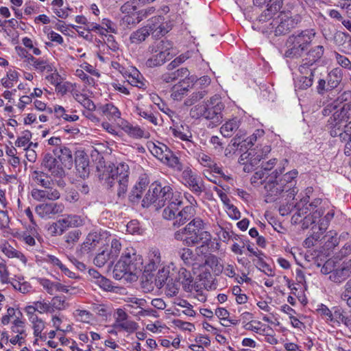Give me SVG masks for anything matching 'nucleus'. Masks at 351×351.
I'll list each match as a JSON object with an SVG mask.
<instances>
[{
	"label": "nucleus",
	"mask_w": 351,
	"mask_h": 351,
	"mask_svg": "<svg viewBox=\"0 0 351 351\" xmlns=\"http://www.w3.org/2000/svg\"><path fill=\"white\" fill-rule=\"evenodd\" d=\"M187 92L186 87L176 85L172 88L171 96L174 100H180Z\"/></svg>",
	"instance_id": "nucleus-53"
},
{
	"label": "nucleus",
	"mask_w": 351,
	"mask_h": 351,
	"mask_svg": "<svg viewBox=\"0 0 351 351\" xmlns=\"http://www.w3.org/2000/svg\"><path fill=\"white\" fill-rule=\"evenodd\" d=\"M69 217L70 218L72 223L73 228L77 229V228L84 226L86 225L88 218L86 216L78 215L75 214H69Z\"/></svg>",
	"instance_id": "nucleus-48"
},
{
	"label": "nucleus",
	"mask_w": 351,
	"mask_h": 351,
	"mask_svg": "<svg viewBox=\"0 0 351 351\" xmlns=\"http://www.w3.org/2000/svg\"><path fill=\"white\" fill-rule=\"evenodd\" d=\"M182 171L183 184L195 195L199 196L206 189L202 178L193 172L190 167H186Z\"/></svg>",
	"instance_id": "nucleus-7"
},
{
	"label": "nucleus",
	"mask_w": 351,
	"mask_h": 351,
	"mask_svg": "<svg viewBox=\"0 0 351 351\" xmlns=\"http://www.w3.org/2000/svg\"><path fill=\"white\" fill-rule=\"evenodd\" d=\"M34 181L45 188H49L51 182L49 178L43 171H34L33 174Z\"/></svg>",
	"instance_id": "nucleus-45"
},
{
	"label": "nucleus",
	"mask_w": 351,
	"mask_h": 351,
	"mask_svg": "<svg viewBox=\"0 0 351 351\" xmlns=\"http://www.w3.org/2000/svg\"><path fill=\"white\" fill-rule=\"evenodd\" d=\"M75 316L77 317V321L84 323L90 322L92 319V314L86 310H76L75 312Z\"/></svg>",
	"instance_id": "nucleus-56"
},
{
	"label": "nucleus",
	"mask_w": 351,
	"mask_h": 351,
	"mask_svg": "<svg viewBox=\"0 0 351 351\" xmlns=\"http://www.w3.org/2000/svg\"><path fill=\"white\" fill-rule=\"evenodd\" d=\"M343 73L339 68L333 69L328 75V86L330 89L336 88L342 80Z\"/></svg>",
	"instance_id": "nucleus-34"
},
{
	"label": "nucleus",
	"mask_w": 351,
	"mask_h": 351,
	"mask_svg": "<svg viewBox=\"0 0 351 351\" xmlns=\"http://www.w3.org/2000/svg\"><path fill=\"white\" fill-rule=\"evenodd\" d=\"M151 56L146 60L145 65L149 68H154L162 65L169 58L158 53H151Z\"/></svg>",
	"instance_id": "nucleus-36"
},
{
	"label": "nucleus",
	"mask_w": 351,
	"mask_h": 351,
	"mask_svg": "<svg viewBox=\"0 0 351 351\" xmlns=\"http://www.w3.org/2000/svg\"><path fill=\"white\" fill-rule=\"evenodd\" d=\"M196 209L193 206H184L183 197L178 191L171 195V201L162 210V217L171 221L174 227H180L195 218Z\"/></svg>",
	"instance_id": "nucleus-2"
},
{
	"label": "nucleus",
	"mask_w": 351,
	"mask_h": 351,
	"mask_svg": "<svg viewBox=\"0 0 351 351\" xmlns=\"http://www.w3.org/2000/svg\"><path fill=\"white\" fill-rule=\"evenodd\" d=\"M53 154L57 156L59 161H61L62 166L67 169H71L73 166V156L71 151L66 147H56L53 149Z\"/></svg>",
	"instance_id": "nucleus-20"
},
{
	"label": "nucleus",
	"mask_w": 351,
	"mask_h": 351,
	"mask_svg": "<svg viewBox=\"0 0 351 351\" xmlns=\"http://www.w3.org/2000/svg\"><path fill=\"white\" fill-rule=\"evenodd\" d=\"M315 34L313 29H306L298 34H294L290 36L289 38L295 41L296 45L302 47L306 51L311 43Z\"/></svg>",
	"instance_id": "nucleus-17"
},
{
	"label": "nucleus",
	"mask_w": 351,
	"mask_h": 351,
	"mask_svg": "<svg viewBox=\"0 0 351 351\" xmlns=\"http://www.w3.org/2000/svg\"><path fill=\"white\" fill-rule=\"evenodd\" d=\"M257 265L258 267H260V269H262V271L267 276H274V272L272 268L263 261L262 257H259V259H258Z\"/></svg>",
	"instance_id": "nucleus-61"
},
{
	"label": "nucleus",
	"mask_w": 351,
	"mask_h": 351,
	"mask_svg": "<svg viewBox=\"0 0 351 351\" xmlns=\"http://www.w3.org/2000/svg\"><path fill=\"white\" fill-rule=\"evenodd\" d=\"M174 193L169 185L162 186L160 182L152 183L142 200V206L149 208L154 205L156 209L166 207L168 202L171 201V195Z\"/></svg>",
	"instance_id": "nucleus-6"
},
{
	"label": "nucleus",
	"mask_w": 351,
	"mask_h": 351,
	"mask_svg": "<svg viewBox=\"0 0 351 351\" xmlns=\"http://www.w3.org/2000/svg\"><path fill=\"white\" fill-rule=\"evenodd\" d=\"M33 66L36 70H39L41 72L45 71H47V72H51L53 70V66L49 64L47 60L40 58L36 60L35 63L33 64Z\"/></svg>",
	"instance_id": "nucleus-52"
},
{
	"label": "nucleus",
	"mask_w": 351,
	"mask_h": 351,
	"mask_svg": "<svg viewBox=\"0 0 351 351\" xmlns=\"http://www.w3.org/2000/svg\"><path fill=\"white\" fill-rule=\"evenodd\" d=\"M101 237V234L97 231L89 232L82 244V250L90 252L95 250L102 240Z\"/></svg>",
	"instance_id": "nucleus-21"
},
{
	"label": "nucleus",
	"mask_w": 351,
	"mask_h": 351,
	"mask_svg": "<svg viewBox=\"0 0 351 351\" xmlns=\"http://www.w3.org/2000/svg\"><path fill=\"white\" fill-rule=\"evenodd\" d=\"M163 163L167 164L170 167L178 171H182L184 169L183 165L180 162V159L174 155L171 150L167 152V155L165 156Z\"/></svg>",
	"instance_id": "nucleus-37"
},
{
	"label": "nucleus",
	"mask_w": 351,
	"mask_h": 351,
	"mask_svg": "<svg viewBox=\"0 0 351 351\" xmlns=\"http://www.w3.org/2000/svg\"><path fill=\"white\" fill-rule=\"evenodd\" d=\"M284 171L283 167L276 169L271 174V179L266 183L265 189L267 193V197L270 202L275 201L283 193H286V189L284 185L278 180L279 175Z\"/></svg>",
	"instance_id": "nucleus-8"
},
{
	"label": "nucleus",
	"mask_w": 351,
	"mask_h": 351,
	"mask_svg": "<svg viewBox=\"0 0 351 351\" xmlns=\"http://www.w3.org/2000/svg\"><path fill=\"white\" fill-rule=\"evenodd\" d=\"M164 19L162 16L158 15L152 17L149 20L147 25L145 26L149 28L148 30L154 36L159 37L164 36L171 29V24L163 22Z\"/></svg>",
	"instance_id": "nucleus-12"
},
{
	"label": "nucleus",
	"mask_w": 351,
	"mask_h": 351,
	"mask_svg": "<svg viewBox=\"0 0 351 351\" xmlns=\"http://www.w3.org/2000/svg\"><path fill=\"white\" fill-rule=\"evenodd\" d=\"M147 185L148 182L146 178L140 179L130 191L128 195L129 201L133 204H138L141 199L142 194L147 189Z\"/></svg>",
	"instance_id": "nucleus-18"
},
{
	"label": "nucleus",
	"mask_w": 351,
	"mask_h": 351,
	"mask_svg": "<svg viewBox=\"0 0 351 351\" xmlns=\"http://www.w3.org/2000/svg\"><path fill=\"white\" fill-rule=\"evenodd\" d=\"M10 273L5 261L1 260L0 261V280L3 284H8L10 282L9 278Z\"/></svg>",
	"instance_id": "nucleus-57"
},
{
	"label": "nucleus",
	"mask_w": 351,
	"mask_h": 351,
	"mask_svg": "<svg viewBox=\"0 0 351 351\" xmlns=\"http://www.w3.org/2000/svg\"><path fill=\"white\" fill-rule=\"evenodd\" d=\"M351 275V266L349 262L346 263L345 265L339 269H335L329 276V279L335 282L341 283L346 280Z\"/></svg>",
	"instance_id": "nucleus-27"
},
{
	"label": "nucleus",
	"mask_w": 351,
	"mask_h": 351,
	"mask_svg": "<svg viewBox=\"0 0 351 351\" xmlns=\"http://www.w3.org/2000/svg\"><path fill=\"white\" fill-rule=\"evenodd\" d=\"M332 322L333 323H337L339 325L344 320V318L346 317V315H344V311L339 306H336L333 308V311L332 314Z\"/></svg>",
	"instance_id": "nucleus-55"
},
{
	"label": "nucleus",
	"mask_w": 351,
	"mask_h": 351,
	"mask_svg": "<svg viewBox=\"0 0 351 351\" xmlns=\"http://www.w3.org/2000/svg\"><path fill=\"white\" fill-rule=\"evenodd\" d=\"M149 28L145 26L134 32L130 36V40L132 43H138L144 41L149 35Z\"/></svg>",
	"instance_id": "nucleus-42"
},
{
	"label": "nucleus",
	"mask_w": 351,
	"mask_h": 351,
	"mask_svg": "<svg viewBox=\"0 0 351 351\" xmlns=\"http://www.w3.org/2000/svg\"><path fill=\"white\" fill-rule=\"evenodd\" d=\"M240 120L237 118H233L226 121L220 128L221 134L225 137L231 136L234 132L237 131L240 126Z\"/></svg>",
	"instance_id": "nucleus-33"
},
{
	"label": "nucleus",
	"mask_w": 351,
	"mask_h": 351,
	"mask_svg": "<svg viewBox=\"0 0 351 351\" xmlns=\"http://www.w3.org/2000/svg\"><path fill=\"white\" fill-rule=\"evenodd\" d=\"M77 172L80 178H87L90 173L89 160L87 156L82 154L77 155L75 159Z\"/></svg>",
	"instance_id": "nucleus-25"
},
{
	"label": "nucleus",
	"mask_w": 351,
	"mask_h": 351,
	"mask_svg": "<svg viewBox=\"0 0 351 351\" xmlns=\"http://www.w3.org/2000/svg\"><path fill=\"white\" fill-rule=\"evenodd\" d=\"M180 286L179 283L175 280H171L170 278L166 285L165 294L167 296L171 298L176 295L178 293Z\"/></svg>",
	"instance_id": "nucleus-51"
},
{
	"label": "nucleus",
	"mask_w": 351,
	"mask_h": 351,
	"mask_svg": "<svg viewBox=\"0 0 351 351\" xmlns=\"http://www.w3.org/2000/svg\"><path fill=\"white\" fill-rule=\"evenodd\" d=\"M25 322L19 318H16L12 323L11 330L12 332L16 333L19 335L26 337L27 333L25 332Z\"/></svg>",
	"instance_id": "nucleus-49"
},
{
	"label": "nucleus",
	"mask_w": 351,
	"mask_h": 351,
	"mask_svg": "<svg viewBox=\"0 0 351 351\" xmlns=\"http://www.w3.org/2000/svg\"><path fill=\"white\" fill-rule=\"evenodd\" d=\"M142 256L136 254L133 247H128L122 253L120 260L113 269V277L116 280L133 281L137 278V274L141 271Z\"/></svg>",
	"instance_id": "nucleus-3"
},
{
	"label": "nucleus",
	"mask_w": 351,
	"mask_h": 351,
	"mask_svg": "<svg viewBox=\"0 0 351 351\" xmlns=\"http://www.w3.org/2000/svg\"><path fill=\"white\" fill-rule=\"evenodd\" d=\"M64 210V206L62 203L49 202L36 206V212L44 219H51L53 216L61 214Z\"/></svg>",
	"instance_id": "nucleus-13"
},
{
	"label": "nucleus",
	"mask_w": 351,
	"mask_h": 351,
	"mask_svg": "<svg viewBox=\"0 0 351 351\" xmlns=\"http://www.w3.org/2000/svg\"><path fill=\"white\" fill-rule=\"evenodd\" d=\"M287 50L285 53V56L289 58H298L302 56L304 52V49L296 45L295 42L292 40L289 37L288 38L287 43Z\"/></svg>",
	"instance_id": "nucleus-31"
},
{
	"label": "nucleus",
	"mask_w": 351,
	"mask_h": 351,
	"mask_svg": "<svg viewBox=\"0 0 351 351\" xmlns=\"http://www.w3.org/2000/svg\"><path fill=\"white\" fill-rule=\"evenodd\" d=\"M82 232L79 229H73L63 237L64 245L66 248L72 249L78 243Z\"/></svg>",
	"instance_id": "nucleus-32"
},
{
	"label": "nucleus",
	"mask_w": 351,
	"mask_h": 351,
	"mask_svg": "<svg viewBox=\"0 0 351 351\" xmlns=\"http://www.w3.org/2000/svg\"><path fill=\"white\" fill-rule=\"evenodd\" d=\"M298 172L297 170L293 169L290 171L279 179L278 180L284 185V189H286L287 198L289 199H293L295 195L297 194L298 190L295 187Z\"/></svg>",
	"instance_id": "nucleus-14"
},
{
	"label": "nucleus",
	"mask_w": 351,
	"mask_h": 351,
	"mask_svg": "<svg viewBox=\"0 0 351 351\" xmlns=\"http://www.w3.org/2000/svg\"><path fill=\"white\" fill-rule=\"evenodd\" d=\"M101 114L110 121H116L121 118V112L112 103H108L100 107Z\"/></svg>",
	"instance_id": "nucleus-29"
},
{
	"label": "nucleus",
	"mask_w": 351,
	"mask_h": 351,
	"mask_svg": "<svg viewBox=\"0 0 351 351\" xmlns=\"http://www.w3.org/2000/svg\"><path fill=\"white\" fill-rule=\"evenodd\" d=\"M248 160L253 164L255 167L258 165L263 158V155H261L259 152L255 150H250L248 152Z\"/></svg>",
	"instance_id": "nucleus-63"
},
{
	"label": "nucleus",
	"mask_w": 351,
	"mask_h": 351,
	"mask_svg": "<svg viewBox=\"0 0 351 351\" xmlns=\"http://www.w3.org/2000/svg\"><path fill=\"white\" fill-rule=\"evenodd\" d=\"M206 224L197 217L190 221L184 228L174 232V239L181 241L186 246H193L199 243H207L211 239L209 232L206 230Z\"/></svg>",
	"instance_id": "nucleus-4"
},
{
	"label": "nucleus",
	"mask_w": 351,
	"mask_h": 351,
	"mask_svg": "<svg viewBox=\"0 0 351 351\" xmlns=\"http://www.w3.org/2000/svg\"><path fill=\"white\" fill-rule=\"evenodd\" d=\"M149 262L147 266L148 271L155 270L160 265L161 256L158 250L154 249L149 252Z\"/></svg>",
	"instance_id": "nucleus-38"
},
{
	"label": "nucleus",
	"mask_w": 351,
	"mask_h": 351,
	"mask_svg": "<svg viewBox=\"0 0 351 351\" xmlns=\"http://www.w3.org/2000/svg\"><path fill=\"white\" fill-rule=\"evenodd\" d=\"M134 112L154 125H158V118L151 110H145L141 107L136 106Z\"/></svg>",
	"instance_id": "nucleus-41"
},
{
	"label": "nucleus",
	"mask_w": 351,
	"mask_h": 351,
	"mask_svg": "<svg viewBox=\"0 0 351 351\" xmlns=\"http://www.w3.org/2000/svg\"><path fill=\"white\" fill-rule=\"evenodd\" d=\"M225 104L219 95L212 96L203 104L193 106L190 115L193 119L204 118L214 126L220 125L223 120Z\"/></svg>",
	"instance_id": "nucleus-5"
},
{
	"label": "nucleus",
	"mask_w": 351,
	"mask_h": 351,
	"mask_svg": "<svg viewBox=\"0 0 351 351\" xmlns=\"http://www.w3.org/2000/svg\"><path fill=\"white\" fill-rule=\"evenodd\" d=\"M49 305L51 306L50 308L52 313L54 312L55 310H64L68 306V304L65 302V299L60 296L53 297L51 302H49Z\"/></svg>",
	"instance_id": "nucleus-46"
},
{
	"label": "nucleus",
	"mask_w": 351,
	"mask_h": 351,
	"mask_svg": "<svg viewBox=\"0 0 351 351\" xmlns=\"http://www.w3.org/2000/svg\"><path fill=\"white\" fill-rule=\"evenodd\" d=\"M31 138L32 133L29 130H25L23 132V136L18 138L15 145L17 147H24L27 144Z\"/></svg>",
	"instance_id": "nucleus-60"
},
{
	"label": "nucleus",
	"mask_w": 351,
	"mask_h": 351,
	"mask_svg": "<svg viewBox=\"0 0 351 351\" xmlns=\"http://www.w3.org/2000/svg\"><path fill=\"white\" fill-rule=\"evenodd\" d=\"M173 48V43L166 39L161 40L156 42L152 45L149 46V51L150 53H158L159 54H163L164 56L170 59L169 50Z\"/></svg>",
	"instance_id": "nucleus-24"
},
{
	"label": "nucleus",
	"mask_w": 351,
	"mask_h": 351,
	"mask_svg": "<svg viewBox=\"0 0 351 351\" xmlns=\"http://www.w3.org/2000/svg\"><path fill=\"white\" fill-rule=\"evenodd\" d=\"M174 269V264L170 263L166 266L162 267V269H159L157 276L155 279V283L156 287L161 288L165 284L169 281L172 271Z\"/></svg>",
	"instance_id": "nucleus-26"
},
{
	"label": "nucleus",
	"mask_w": 351,
	"mask_h": 351,
	"mask_svg": "<svg viewBox=\"0 0 351 351\" xmlns=\"http://www.w3.org/2000/svg\"><path fill=\"white\" fill-rule=\"evenodd\" d=\"M41 167L53 177L62 178L64 175L62 162L53 154V150L44 154Z\"/></svg>",
	"instance_id": "nucleus-9"
},
{
	"label": "nucleus",
	"mask_w": 351,
	"mask_h": 351,
	"mask_svg": "<svg viewBox=\"0 0 351 351\" xmlns=\"http://www.w3.org/2000/svg\"><path fill=\"white\" fill-rule=\"evenodd\" d=\"M324 52L322 45L312 47L307 53L306 57L302 60L298 71L302 75H308L310 69L316 68L315 64L321 59Z\"/></svg>",
	"instance_id": "nucleus-10"
},
{
	"label": "nucleus",
	"mask_w": 351,
	"mask_h": 351,
	"mask_svg": "<svg viewBox=\"0 0 351 351\" xmlns=\"http://www.w3.org/2000/svg\"><path fill=\"white\" fill-rule=\"evenodd\" d=\"M197 160L199 164L204 167L208 168L210 171H207L208 173L214 172L215 173L223 176V171L215 162V160L209 155L205 153L200 152L197 154Z\"/></svg>",
	"instance_id": "nucleus-19"
},
{
	"label": "nucleus",
	"mask_w": 351,
	"mask_h": 351,
	"mask_svg": "<svg viewBox=\"0 0 351 351\" xmlns=\"http://www.w3.org/2000/svg\"><path fill=\"white\" fill-rule=\"evenodd\" d=\"M121 250V243L117 239H113L110 243V247L108 249V253L112 258V261H115Z\"/></svg>",
	"instance_id": "nucleus-44"
},
{
	"label": "nucleus",
	"mask_w": 351,
	"mask_h": 351,
	"mask_svg": "<svg viewBox=\"0 0 351 351\" xmlns=\"http://www.w3.org/2000/svg\"><path fill=\"white\" fill-rule=\"evenodd\" d=\"M206 263L212 268L216 274H221L223 269V265L215 256H210L206 260Z\"/></svg>",
	"instance_id": "nucleus-47"
},
{
	"label": "nucleus",
	"mask_w": 351,
	"mask_h": 351,
	"mask_svg": "<svg viewBox=\"0 0 351 351\" xmlns=\"http://www.w3.org/2000/svg\"><path fill=\"white\" fill-rule=\"evenodd\" d=\"M97 284L100 288L106 291H113L114 286L112 285V282L106 278V277L101 276L99 280L95 281V282Z\"/></svg>",
	"instance_id": "nucleus-54"
},
{
	"label": "nucleus",
	"mask_w": 351,
	"mask_h": 351,
	"mask_svg": "<svg viewBox=\"0 0 351 351\" xmlns=\"http://www.w3.org/2000/svg\"><path fill=\"white\" fill-rule=\"evenodd\" d=\"M150 151L155 157L163 162L165 156L167 155V152H169L170 149L164 144L157 145L153 143Z\"/></svg>",
	"instance_id": "nucleus-40"
},
{
	"label": "nucleus",
	"mask_w": 351,
	"mask_h": 351,
	"mask_svg": "<svg viewBox=\"0 0 351 351\" xmlns=\"http://www.w3.org/2000/svg\"><path fill=\"white\" fill-rule=\"evenodd\" d=\"M171 280H175L182 285L184 290L191 292L193 289V278L189 271L184 267H177L174 265V269L172 271Z\"/></svg>",
	"instance_id": "nucleus-11"
},
{
	"label": "nucleus",
	"mask_w": 351,
	"mask_h": 351,
	"mask_svg": "<svg viewBox=\"0 0 351 351\" xmlns=\"http://www.w3.org/2000/svg\"><path fill=\"white\" fill-rule=\"evenodd\" d=\"M156 11V8L154 6H150L147 8L141 10L137 12V19L138 21H141L148 16L153 14Z\"/></svg>",
	"instance_id": "nucleus-59"
},
{
	"label": "nucleus",
	"mask_w": 351,
	"mask_h": 351,
	"mask_svg": "<svg viewBox=\"0 0 351 351\" xmlns=\"http://www.w3.org/2000/svg\"><path fill=\"white\" fill-rule=\"evenodd\" d=\"M123 75L127 79V81L130 84L133 86H136L139 88H142L145 86L144 78L141 73L134 67H130L128 69H125L122 67V70L120 71Z\"/></svg>",
	"instance_id": "nucleus-16"
},
{
	"label": "nucleus",
	"mask_w": 351,
	"mask_h": 351,
	"mask_svg": "<svg viewBox=\"0 0 351 351\" xmlns=\"http://www.w3.org/2000/svg\"><path fill=\"white\" fill-rule=\"evenodd\" d=\"M264 133L263 130H256L253 134L244 140V145H242L241 147L246 145L252 146L257 141V138L263 136Z\"/></svg>",
	"instance_id": "nucleus-58"
},
{
	"label": "nucleus",
	"mask_w": 351,
	"mask_h": 351,
	"mask_svg": "<svg viewBox=\"0 0 351 351\" xmlns=\"http://www.w3.org/2000/svg\"><path fill=\"white\" fill-rule=\"evenodd\" d=\"M337 104V106L339 104H345L348 102H351V91L346 90L341 93L337 98L334 101Z\"/></svg>",
	"instance_id": "nucleus-64"
},
{
	"label": "nucleus",
	"mask_w": 351,
	"mask_h": 351,
	"mask_svg": "<svg viewBox=\"0 0 351 351\" xmlns=\"http://www.w3.org/2000/svg\"><path fill=\"white\" fill-rule=\"evenodd\" d=\"M121 127L131 137L136 138L145 137V131L138 125H134L127 121H122Z\"/></svg>",
	"instance_id": "nucleus-30"
},
{
	"label": "nucleus",
	"mask_w": 351,
	"mask_h": 351,
	"mask_svg": "<svg viewBox=\"0 0 351 351\" xmlns=\"http://www.w3.org/2000/svg\"><path fill=\"white\" fill-rule=\"evenodd\" d=\"M207 94L208 92L204 89L192 93L189 98L185 101L184 104L186 106H192L200 99H203Z\"/></svg>",
	"instance_id": "nucleus-50"
},
{
	"label": "nucleus",
	"mask_w": 351,
	"mask_h": 351,
	"mask_svg": "<svg viewBox=\"0 0 351 351\" xmlns=\"http://www.w3.org/2000/svg\"><path fill=\"white\" fill-rule=\"evenodd\" d=\"M345 127L342 122L333 120L330 121V118L328 120V128L331 136H339L341 141L345 138H348V131L344 130Z\"/></svg>",
	"instance_id": "nucleus-23"
},
{
	"label": "nucleus",
	"mask_w": 351,
	"mask_h": 351,
	"mask_svg": "<svg viewBox=\"0 0 351 351\" xmlns=\"http://www.w3.org/2000/svg\"><path fill=\"white\" fill-rule=\"evenodd\" d=\"M301 22V16L298 14L294 16H285L281 19L280 24L275 30L276 35L286 34L295 28L296 25Z\"/></svg>",
	"instance_id": "nucleus-15"
},
{
	"label": "nucleus",
	"mask_w": 351,
	"mask_h": 351,
	"mask_svg": "<svg viewBox=\"0 0 351 351\" xmlns=\"http://www.w3.org/2000/svg\"><path fill=\"white\" fill-rule=\"evenodd\" d=\"M351 117V102L345 103L339 110L333 113L330 117V121H338L340 122H348Z\"/></svg>",
	"instance_id": "nucleus-28"
},
{
	"label": "nucleus",
	"mask_w": 351,
	"mask_h": 351,
	"mask_svg": "<svg viewBox=\"0 0 351 351\" xmlns=\"http://www.w3.org/2000/svg\"><path fill=\"white\" fill-rule=\"evenodd\" d=\"M112 327L119 331L124 330L128 333H132L138 328V324L132 320L126 319L117 324H113Z\"/></svg>",
	"instance_id": "nucleus-39"
},
{
	"label": "nucleus",
	"mask_w": 351,
	"mask_h": 351,
	"mask_svg": "<svg viewBox=\"0 0 351 351\" xmlns=\"http://www.w3.org/2000/svg\"><path fill=\"white\" fill-rule=\"evenodd\" d=\"M100 180L108 190L114 192L117 200L125 199L128 192L129 180V167L125 163H119L117 167H106L101 173L98 175Z\"/></svg>",
	"instance_id": "nucleus-1"
},
{
	"label": "nucleus",
	"mask_w": 351,
	"mask_h": 351,
	"mask_svg": "<svg viewBox=\"0 0 351 351\" xmlns=\"http://www.w3.org/2000/svg\"><path fill=\"white\" fill-rule=\"evenodd\" d=\"M114 263V261H112V258L108 253L107 247L97 254L93 259L94 265L98 267H102L107 263L112 265Z\"/></svg>",
	"instance_id": "nucleus-35"
},
{
	"label": "nucleus",
	"mask_w": 351,
	"mask_h": 351,
	"mask_svg": "<svg viewBox=\"0 0 351 351\" xmlns=\"http://www.w3.org/2000/svg\"><path fill=\"white\" fill-rule=\"evenodd\" d=\"M317 68L310 69L308 71V75H304L298 77L295 80V87L300 90H306L308 88L312 86L314 77L317 76Z\"/></svg>",
	"instance_id": "nucleus-22"
},
{
	"label": "nucleus",
	"mask_w": 351,
	"mask_h": 351,
	"mask_svg": "<svg viewBox=\"0 0 351 351\" xmlns=\"http://www.w3.org/2000/svg\"><path fill=\"white\" fill-rule=\"evenodd\" d=\"M172 134L176 138L184 141L191 139L193 136L189 127L186 126L185 129L183 125L172 129Z\"/></svg>",
	"instance_id": "nucleus-43"
},
{
	"label": "nucleus",
	"mask_w": 351,
	"mask_h": 351,
	"mask_svg": "<svg viewBox=\"0 0 351 351\" xmlns=\"http://www.w3.org/2000/svg\"><path fill=\"white\" fill-rule=\"evenodd\" d=\"M189 80L191 82H195L200 86L204 87H206L210 85L211 82L210 78L207 75L202 76L199 78H197L195 76H191V77L189 78Z\"/></svg>",
	"instance_id": "nucleus-62"
}]
</instances>
